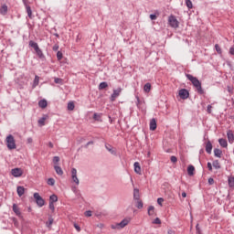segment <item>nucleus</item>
I'll list each match as a JSON object with an SVG mask.
<instances>
[{
    "instance_id": "nucleus-1",
    "label": "nucleus",
    "mask_w": 234,
    "mask_h": 234,
    "mask_svg": "<svg viewBox=\"0 0 234 234\" xmlns=\"http://www.w3.org/2000/svg\"><path fill=\"white\" fill-rule=\"evenodd\" d=\"M186 78L191 81L193 87H195L197 94H205L204 89H202V82H200V80H198V79L197 77H194L191 74H186Z\"/></svg>"
},
{
    "instance_id": "nucleus-2",
    "label": "nucleus",
    "mask_w": 234,
    "mask_h": 234,
    "mask_svg": "<svg viewBox=\"0 0 234 234\" xmlns=\"http://www.w3.org/2000/svg\"><path fill=\"white\" fill-rule=\"evenodd\" d=\"M131 222V219L129 218H123L120 223H115L114 225H112V229H123L125 226H128V224Z\"/></svg>"
},
{
    "instance_id": "nucleus-3",
    "label": "nucleus",
    "mask_w": 234,
    "mask_h": 234,
    "mask_svg": "<svg viewBox=\"0 0 234 234\" xmlns=\"http://www.w3.org/2000/svg\"><path fill=\"white\" fill-rule=\"evenodd\" d=\"M6 145H7V149L12 150V149H16V139H14V135L9 134L6 137Z\"/></svg>"
},
{
    "instance_id": "nucleus-4",
    "label": "nucleus",
    "mask_w": 234,
    "mask_h": 234,
    "mask_svg": "<svg viewBox=\"0 0 234 234\" xmlns=\"http://www.w3.org/2000/svg\"><path fill=\"white\" fill-rule=\"evenodd\" d=\"M168 25H170L172 28H178V27L180 26V22H178V19H176V16H175L174 15H171L168 17Z\"/></svg>"
},
{
    "instance_id": "nucleus-5",
    "label": "nucleus",
    "mask_w": 234,
    "mask_h": 234,
    "mask_svg": "<svg viewBox=\"0 0 234 234\" xmlns=\"http://www.w3.org/2000/svg\"><path fill=\"white\" fill-rule=\"evenodd\" d=\"M34 198H35L36 203L38 206V207H43V206H45V199H43V197H41V196H39V193L36 192L34 194Z\"/></svg>"
},
{
    "instance_id": "nucleus-6",
    "label": "nucleus",
    "mask_w": 234,
    "mask_h": 234,
    "mask_svg": "<svg viewBox=\"0 0 234 234\" xmlns=\"http://www.w3.org/2000/svg\"><path fill=\"white\" fill-rule=\"evenodd\" d=\"M122 88H118L117 90H113L112 94L111 95V101H115L116 98H118L120 96V94H122Z\"/></svg>"
},
{
    "instance_id": "nucleus-7",
    "label": "nucleus",
    "mask_w": 234,
    "mask_h": 234,
    "mask_svg": "<svg viewBox=\"0 0 234 234\" xmlns=\"http://www.w3.org/2000/svg\"><path fill=\"white\" fill-rule=\"evenodd\" d=\"M11 175H13V176H15V178H19V176H23V169L13 168L11 170Z\"/></svg>"
},
{
    "instance_id": "nucleus-8",
    "label": "nucleus",
    "mask_w": 234,
    "mask_h": 234,
    "mask_svg": "<svg viewBox=\"0 0 234 234\" xmlns=\"http://www.w3.org/2000/svg\"><path fill=\"white\" fill-rule=\"evenodd\" d=\"M71 178L77 186H80V179H78V170L76 168L71 169Z\"/></svg>"
},
{
    "instance_id": "nucleus-9",
    "label": "nucleus",
    "mask_w": 234,
    "mask_h": 234,
    "mask_svg": "<svg viewBox=\"0 0 234 234\" xmlns=\"http://www.w3.org/2000/svg\"><path fill=\"white\" fill-rule=\"evenodd\" d=\"M179 97L181 100H187V98H189V90L186 89H181L179 90Z\"/></svg>"
},
{
    "instance_id": "nucleus-10",
    "label": "nucleus",
    "mask_w": 234,
    "mask_h": 234,
    "mask_svg": "<svg viewBox=\"0 0 234 234\" xmlns=\"http://www.w3.org/2000/svg\"><path fill=\"white\" fill-rule=\"evenodd\" d=\"M205 149L207 154H211V151H213V144H211V141L207 142Z\"/></svg>"
},
{
    "instance_id": "nucleus-11",
    "label": "nucleus",
    "mask_w": 234,
    "mask_h": 234,
    "mask_svg": "<svg viewBox=\"0 0 234 234\" xmlns=\"http://www.w3.org/2000/svg\"><path fill=\"white\" fill-rule=\"evenodd\" d=\"M133 167H134V173H136V175H142V166H140V163L135 162L133 164Z\"/></svg>"
},
{
    "instance_id": "nucleus-12",
    "label": "nucleus",
    "mask_w": 234,
    "mask_h": 234,
    "mask_svg": "<svg viewBox=\"0 0 234 234\" xmlns=\"http://www.w3.org/2000/svg\"><path fill=\"white\" fill-rule=\"evenodd\" d=\"M35 52L37 58H39V59H42V60L45 59V54H43V50H41V48H38L37 49L35 50Z\"/></svg>"
},
{
    "instance_id": "nucleus-13",
    "label": "nucleus",
    "mask_w": 234,
    "mask_h": 234,
    "mask_svg": "<svg viewBox=\"0 0 234 234\" xmlns=\"http://www.w3.org/2000/svg\"><path fill=\"white\" fill-rule=\"evenodd\" d=\"M150 131H156V119L154 118L150 121Z\"/></svg>"
},
{
    "instance_id": "nucleus-14",
    "label": "nucleus",
    "mask_w": 234,
    "mask_h": 234,
    "mask_svg": "<svg viewBox=\"0 0 234 234\" xmlns=\"http://www.w3.org/2000/svg\"><path fill=\"white\" fill-rule=\"evenodd\" d=\"M47 105H48V103L47 102V100H45V99L40 100L38 101V107H40V109H47Z\"/></svg>"
},
{
    "instance_id": "nucleus-15",
    "label": "nucleus",
    "mask_w": 234,
    "mask_h": 234,
    "mask_svg": "<svg viewBox=\"0 0 234 234\" xmlns=\"http://www.w3.org/2000/svg\"><path fill=\"white\" fill-rule=\"evenodd\" d=\"M13 211L16 217H21V210L19 209V207H17V205H13Z\"/></svg>"
},
{
    "instance_id": "nucleus-16",
    "label": "nucleus",
    "mask_w": 234,
    "mask_h": 234,
    "mask_svg": "<svg viewBox=\"0 0 234 234\" xmlns=\"http://www.w3.org/2000/svg\"><path fill=\"white\" fill-rule=\"evenodd\" d=\"M188 176H193L195 175V166L193 165H189L187 167Z\"/></svg>"
},
{
    "instance_id": "nucleus-17",
    "label": "nucleus",
    "mask_w": 234,
    "mask_h": 234,
    "mask_svg": "<svg viewBox=\"0 0 234 234\" xmlns=\"http://www.w3.org/2000/svg\"><path fill=\"white\" fill-rule=\"evenodd\" d=\"M227 136H228L229 143V144H233V142H234V134H233V132H232V131H229V132L227 133Z\"/></svg>"
},
{
    "instance_id": "nucleus-18",
    "label": "nucleus",
    "mask_w": 234,
    "mask_h": 234,
    "mask_svg": "<svg viewBox=\"0 0 234 234\" xmlns=\"http://www.w3.org/2000/svg\"><path fill=\"white\" fill-rule=\"evenodd\" d=\"M133 200H140V189L138 188L133 189Z\"/></svg>"
},
{
    "instance_id": "nucleus-19",
    "label": "nucleus",
    "mask_w": 234,
    "mask_h": 234,
    "mask_svg": "<svg viewBox=\"0 0 234 234\" xmlns=\"http://www.w3.org/2000/svg\"><path fill=\"white\" fill-rule=\"evenodd\" d=\"M6 14H8V5H6V4H4L1 6V15L2 16H6Z\"/></svg>"
},
{
    "instance_id": "nucleus-20",
    "label": "nucleus",
    "mask_w": 234,
    "mask_h": 234,
    "mask_svg": "<svg viewBox=\"0 0 234 234\" xmlns=\"http://www.w3.org/2000/svg\"><path fill=\"white\" fill-rule=\"evenodd\" d=\"M16 193L18 197H23L25 195V186H17Z\"/></svg>"
},
{
    "instance_id": "nucleus-21",
    "label": "nucleus",
    "mask_w": 234,
    "mask_h": 234,
    "mask_svg": "<svg viewBox=\"0 0 234 234\" xmlns=\"http://www.w3.org/2000/svg\"><path fill=\"white\" fill-rule=\"evenodd\" d=\"M105 149H107V151H109L111 154H116V151H114V149L112 148V145L109 144H105Z\"/></svg>"
},
{
    "instance_id": "nucleus-22",
    "label": "nucleus",
    "mask_w": 234,
    "mask_h": 234,
    "mask_svg": "<svg viewBox=\"0 0 234 234\" xmlns=\"http://www.w3.org/2000/svg\"><path fill=\"white\" fill-rule=\"evenodd\" d=\"M214 156H216L217 158H222V150H220L218 148H215L214 149Z\"/></svg>"
},
{
    "instance_id": "nucleus-23",
    "label": "nucleus",
    "mask_w": 234,
    "mask_h": 234,
    "mask_svg": "<svg viewBox=\"0 0 234 234\" xmlns=\"http://www.w3.org/2000/svg\"><path fill=\"white\" fill-rule=\"evenodd\" d=\"M218 144L221 147H224V148L228 147V141L224 138L218 139Z\"/></svg>"
},
{
    "instance_id": "nucleus-24",
    "label": "nucleus",
    "mask_w": 234,
    "mask_h": 234,
    "mask_svg": "<svg viewBox=\"0 0 234 234\" xmlns=\"http://www.w3.org/2000/svg\"><path fill=\"white\" fill-rule=\"evenodd\" d=\"M29 47L34 48L35 51L37 50V48H39V46L37 45V42H35L34 40L29 41Z\"/></svg>"
},
{
    "instance_id": "nucleus-25",
    "label": "nucleus",
    "mask_w": 234,
    "mask_h": 234,
    "mask_svg": "<svg viewBox=\"0 0 234 234\" xmlns=\"http://www.w3.org/2000/svg\"><path fill=\"white\" fill-rule=\"evenodd\" d=\"M26 10L27 13V16L29 17V19H32L34 16H32V8L30 7V5H26Z\"/></svg>"
},
{
    "instance_id": "nucleus-26",
    "label": "nucleus",
    "mask_w": 234,
    "mask_h": 234,
    "mask_svg": "<svg viewBox=\"0 0 234 234\" xmlns=\"http://www.w3.org/2000/svg\"><path fill=\"white\" fill-rule=\"evenodd\" d=\"M47 121V115H45L44 117L40 118L37 122L39 127H43L45 126V122Z\"/></svg>"
},
{
    "instance_id": "nucleus-27",
    "label": "nucleus",
    "mask_w": 234,
    "mask_h": 234,
    "mask_svg": "<svg viewBox=\"0 0 234 234\" xmlns=\"http://www.w3.org/2000/svg\"><path fill=\"white\" fill-rule=\"evenodd\" d=\"M54 169H55L57 175H58L59 176H61L63 175V169H61L60 166L55 165Z\"/></svg>"
},
{
    "instance_id": "nucleus-28",
    "label": "nucleus",
    "mask_w": 234,
    "mask_h": 234,
    "mask_svg": "<svg viewBox=\"0 0 234 234\" xmlns=\"http://www.w3.org/2000/svg\"><path fill=\"white\" fill-rule=\"evenodd\" d=\"M55 202H58V196L53 194L49 197V203L54 204Z\"/></svg>"
},
{
    "instance_id": "nucleus-29",
    "label": "nucleus",
    "mask_w": 234,
    "mask_h": 234,
    "mask_svg": "<svg viewBox=\"0 0 234 234\" xmlns=\"http://www.w3.org/2000/svg\"><path fill=\"white\" fill-rule=\"evenodd\" d=\"M109 87V84L105 81H102L99 85V90H103V89H107Z\"/></svg>"
},
{
    "instance_id": "nucleus-30",
    "label": "nucleus",
    "mask_w": 234,
    "mask_h": 234,
    "mask_svg": "<svg viewBox=\"0 0 234 234\" xmlns=\"http://www.w3.org/2000/svg\"><path fill=\"white\" fill-rule=\"evenodd\" d=\"M228 182H229V186L233 189L234 188V177L233 176H229Z\"/></svg>"
},
{
    "instance_id": "nucleus-31",
    "label": "nucleus",
    "mask_w": 234,
    "mask_h": 234,
    "mask_svg": "<svg viewBox=\"0 0 234 234\" xmlns=\"http://www.w3.org/2000/svg\"><path fill=\"white\" fill-rule=\"evenodd\" d=\"M39 85V76L36 75L35 76V80H34V83H33V89H36L37 86Z\"/></svg>"
},
{
    "instance_id": "nucleus-32",
    "label": "nucleus",
    "mask_w": 234,
    "mask_h": 234,
    "mask_svg": "<svg viewBox=\"0 0 234 234\" xmlns=\"http://www.w3.org/2000/svg\"><path fill=\"white\" fill-rule=\"evenodd\" d=\"M144 92H151V83L147 82L146 84H144Z\"/></svg>"
},
{
    "instance_id": "nucleus-33",
    "label": "nucleus",
    "mask_w": 234,
    "mask_h": 234,
    "mask_svg": "<svg viewBox=\"0 0 234 234\" xmlns=\"http://www.w3.org/2000/svg\"><path fill=\"white\" fill-rule=\"evenodd\" d=\"M52 224H54V218H52L51 217L48 218V221L46 223L47 228L50 229L52 228Z\"/></svg>"
},
{
    "instance_id": "nucleus-34",
    "label": "nucleus",
    "mask_w": 234,
    "mask_h": 234,
    "mask_svg": "<svg viewBox=\"0 0 234 234\" xmlns=\"http://www.w3.org/2000/svg\"><path fill=\"white\" fill-rule=\"evenodd\" d=\"M144 207V202L141 199L136 200V208L142 209Z\"/></svg>"
},
{
    "instance_id": "nucleus-35",
    "label": "nucleus",
    "mask_w": 234,
    "mask_h": 234,
    "mask_svg": "<svg viewBox=\"0 0 234 234\" xmlns=\"http://www.w3.org/2000/svg\"><path fill=\"white\" fill-rule=\"evenodd\" d=\"M148 215H149V217H153L154 215V207L150 206L148 207Z\"/></svg>"
},
{
    "instance_id": "nucleus-36",
    "label": "nucleus",
    "mask_w": 234,
    "mask_h": 234,
    "mask_svg": "<svg viewBox=\"0 0 234 234\" xmlns=\"http://www.w3.org/2000/svg\"><path fill=\"white\" fill-rule=\"evenodd\" d=\"M213 167H215V169H220V163L218 162V160H215L212 163Z\"/></svg>"
},
{
    "instance_id": "nucleus-37",
    "label": "nucleus",
    "mask_w": 234,
    "mask_h": 234,
    "mask_svg": "<svg viewBox=\"0 0 234 234\" xmlns=\"http://www.w3.org/2000/svg\"><path fill=\"white\" fill-rule=\"evenodd\" d=\"M76 106L74 105V101H69V103H68V111H74V108H75Z\"/></svg>"
},
{
    "instance_id": "nucleus-38",
    "label": "nucleus",
    "mask_w": 234,
    "mask_h": 234,
    "mask_svg": "<svg viewBox=\"0 0 234 234\" xmlns=\"http://www.w3.org/2000/svg\"><path fill=\"white\" fill-rule=\"evenodd\" d=\"M48 186H55L56 185V180L52 177L48 178V182H47Z\"/></svg>"
},
{
    "instance_id": "nucleus-39",
    "label": "nucleus",
    "mask_w": 234,
    "mask_h": 234,
    "mask_svg": "<svg viewBox=\"0 0 234 234\" xmlns=\"http://www.w3.org/2000/svg\"><path fill=\"white\" fill-rule=\"evenodd\" d=\"M215 49L218 52V54H219V56H222V48H220V46H218V44L215 45Z\"/></svg>"
},
{
    "instance_id": "nucleus-40",
    "label": "nucleus",
    "mask_w": 234,
    "mask_h": 234,
    "mask_svg": "<svg viewBox=\"0 0 234 234\" xmlns=\"http://www.w3.org/2000/svg\"><path fill=\"white\" fill-rule=\"evenodd\" d=\"M186 5L189 10L193 8V2H191V0H186Z\"/></svg>"
},
{
    "instance_id": "nucleus-41",
    "label": "nucleus",
    "mask_w": 234,
    "mask_h": 234,
    "mask_svg": "<svg viewBox=\"0 0 234 234\" xmlns=\"http://www.w3.org/2000/svg\"><path fill=\"white\" fill-rule=\"evenodd\" d=\"M57 58L58 61H61V59H63V53L61 51L57 52Z\"/></svg>"
},
{
    "instance_id": "nucleus-42",
    "label": "nucleus",
    "mask_w": 234,
    "mask_h": 234,
    "mask_svg": "<svg viewBox=\"0 0 234 234\" xmlns=\"http://www.w3.org/2000/svg\"><path fill=\"white\" fill-rule=\"evenodd\" d=\"M170 160H171L172 164H176L178 162V158H176V156H175V155H172L170 157Z\"/></svg>"
},
{
    "instance_id": "nucleus-43",
    "label": "nucleus",
    "mask_w": 234,
    "mask_h": 234,
    "mask_svg": "<svg viewBox=\"0 0 234 234\" xmlns=\"http://www.w3.org/2000/svg\"><path fill=\"white\" fill-rule=\"evenodd\" d=\"M59 163V156H54L53 157V164H58Z\"/></svg>"
},
{
    "instance_id": "nucleus-44",
    "label": "nucleus",
    "mask_w": 234,
    "mask_h": 234,
    "mask_svg": "<svg viewBox=\"0 0 234 234\" xmlns=\"http://www.w3.org/2000/svg\"><path fill=\"white\" fill-rule=\"evenodd\" d=\"M85 217H92V211L87 210L84 212Z\"/></svg>"
},
{
    "instance_id": "nucleus-45",
    "label": "nucleus",
    "mask_w": 234,
    "mask_h": 234,
    "mask_svg": "<svg viewBox=\"0 0 234 234\" xmlns=\"http://www.w3.org/2000/svg\"><path fill=\"white\" fill-rule=\"evenodd\" d=\"M211 109H213V106H211V104H208V105L207 106V112L208 114H211Z\"/></svg>"
},
{
    "instance_id": "nucleus-46",
    "label": "nucleus",
    "mask_w": 234,
    "mask_h": 234,
    "mask_svg": "<svg viewBox=\"0 0 234 234\" xmlns=\"http://www.w3.org/2000/svg\"><path fill=\"white\" fill-rule=\"evenodd\" d=\"M100 118H101V116L98 113H94L93 114V120H97L99 122Z\"/></svg>"
},
{
    "instance_id": "nucleus-47",
    "label": "nucleus",
    "mask_w": 234,
    "mask_h": 234,
    "mask_svg": "<svg viewBox=\"0 0 234 234\" xmlns=\"http://www.w3.org/2000/svg\"><path fill=\"white\" fill-rule=\"evenodd\" d=\"M163 203H164V197H158V198H157V204H158L159 206H162Z\"/></svg>"
},
{
    "instance_id": "nucleus-48",
    "label": "nucleus",
    "mask_w": 234,
    "mask_h": 234,
    "mask_svg": "<svg viewBox=\"0 0 234 234\" xmlns=\"http://www.w3.org/2000/svg\"><path fill=\"white\" fill-rule=\"evenodd\" d=\"M73 226L77 231L79 232L81 231V228L80 227V225H78L77 223H74Z\"/></svg>"
},
{
    "instance_id": "nucleus-49",
    "label": "nucleus",
    "mask_w": 234,
    "mask_h": 234,
    "mask_svg": "<svg viewBox=\"0 0 234 234\" xmlns=\"http://www.w3.org/2000/svg\"><path fill=\"white\" fill-rule=\"evenodd\" d=\"M153 224H162V220H160L159 218H156L154 221Z\"/></svg>"
},
{
    "instance_id": "nucleus-50",
    "label": "nucleus",
    "mask_w": 234,
    "mask_h": 234,
    "mask_svg": "<svg viewBox=\"0 0 234 234\" xmlns=\"http://www.w3.org/2000/svg\"><path fill=\"white\" fill-rule=\"evenodd\" d=\"M54 82L60 84V83H63V80H61L59 78H55Z\"/></svg>"
},
{
    "instance_id": "nucleus-51",
    "label": "nucleus",
    "mask_w": 234,
    "mask_h": 234,
    "mask_svg": "<svg viewBox=\"0 0 234 234\" xmlns=\"http://www.w3.org/2000/svg\"><path fill=\"white\" fill-rule=\"evenodd\" d=\"M213 184H215V179H213V177H209L208 178V185L213 186Z\"/></svg>"
},
{
    "instance_id": "nucleus-52",
    "label": "nucleus",
    "mask_w": 234,
    "mask_h": 234,
    "mask_svg": "<svg viewBox=\"0 0 234 234\" xmlns=\"http://www.w3.org/2000/svg\"><path fill=\"white\" fill-rule=\"evenodd\" d=\"M207 166L208 171H213V165H211L210 162H208V163L207 164Z\"/></svg>"
},
{
    "instance_id": "nucleus-53",
    "label": "nucleus",
    "mask_w": 234,
    "mask_h": 234,
    "mask_svg": "<svg viewBox=\"0 0 234 234\" xmlns=\"http://www.w3.org/2000/svg\"><path fill=\"white\" fill-rule=\"evenodd\" d=\"M52 50H53L54 52H58V50H59V46H58V45L53 46Z\"/></svg>"
},
{
    "instance_id": "nucleus-54",
    "label": "nucleus",
    "mask_w": 234,
    "mask_h": 234,
    "mask_svg": "<svg viewBox=\"0 0 234 234\" xmlns=\"http://www.w3.org/2000/svg\"><path fill=\"white\" fill-rule=\"evenodd\" d=\"M92 144H94V142H93V141H90V142H88V143L84 145V147L87 149V148L89 147V145H92Z\"/></svg>"
},
{
    "instance_id": "nucleus-55",
    "label": "nucleus",
    "mask_w": 234,
    "mask_h": 234,
    "mask_svg": "<svg viewBox=\"0 0 234 234\" xmlns=\"http://www.w3.org/2000/svg\"><path fill=\"white\" fill-rule=\"evenodd\" d=\"M49 209H51V211L56 210V207H54V203H49Z\"/></svg>"
},
{
    "instance_id": "nucleus-56",
    "label": "nucleus",
    "mask_w": 234,
    "mask_h": 234,
    "mask_svg": "<svg viewBox=\"0 0 234 234\" xmlns=\"http://www.w3.org/2000/svg\"><path fill=\"white\" fill-rule=\"evenodd\" d=\"M228 91L230 93V94H233V88L231 86H228Z\"/></svg>"
},
{
    "instance_id": "nucleus-57",
    "label": "nucleus",
    "mask_w": 234,
    "mask_h": 234,
    "mask_svg": "<svg viewBox=\"0 0 234 234\" xmlns=\"http://www.w3.org/2000/svg\"><path fill=\"white\" fill-rule=\"evenodd\" d=\"M150 19H151L152 21L156 20V15H150Z\"/></svg>"
},
{
    "instance_id": "nucleus-58",
    "label": "nucleus",
    "mask_w": 234,
    "mask_h": 234,
    "mask_svg": "<svg viewBox=\"0 0 234 234\" xmlns=\"http://www.w3.org/2000/svg\"><path fill=\"white\" fill-rule=\"evenodd\" d=\"M229 54H230L231 56H234V48H229Z\"/></svg>"
},
{
    "instance_id": "nucleus-59",
    "label": "nucleus",
    "mask_w": 234,
    "mask_h": 234,
    "mask_svg": "<svg viewBox=\"0 0 234 234\" xmlns=\"http://www.w3.org/2000/svg\"><path fill=\"white\" fill-rule=\"evenodd\" d=\"M135 98H136V105H140V97H138V96H135Z\"/></svg>"
},
{
    "instance_id": "nucleus-60",
    "label": "nucleus",
    "mask_w": 234,
    "mask_h": 234,
    "mask_svg": "<svg viewBox=\"0 0 234 234\" xmlns=\"http://www.w3.org/2000/svg\"><path fill=\"white\" fill-rule=\"evenodd\" d=\"M48 147H50V149H53L54 148V144H52V142H49L48 143Z\"/></svg>"
},
{
    "instance_id": "nucleus-61",
    "label": "nucleus",
    "mask_w": 234,
    "mask_h": 234,
    "mask_svg": "<svg viewBox=\"0 0 234 234\" xmlns=\"http://www.w3.org/2000/svg\"><path fill=\"white\" fill-rule=\"evenodd\" d=\"M32 142H33L32 137H28V138H27V144H32Z\"/></svg>"
},
{
    "instance_id": "nucleus-62",
    "label": "nucleus",
    "mask_w": 234,
    "mask_h": 234,
    "mask_svg": "<svg viewBox=\"0 0 234 234\" xmlns=\"http://www.w3.org/2000/svg\"><path fill=\"white\" fill-rule=\"evenodd\" d=\"M196 232H197V234H202V230H201L200 229H196Z\"/></svg>"
},
{
    "instance_id": "nucleus-63",
    "label": "nucleus",
    "mask_w": 234,
    "mask_h": 234,
    "mask_svg": "<svg viewBox=\"0 0 234 234\" xmlns=\"http://www.w3.org/2000/svg\"><path fill=\"white\" fill-rule=\"evenodd\" d=\"M181 195H182L183 198H186V197H187V194L186 192H183Z\"/></svg>"
},
{
    "instance_id": "nucleus-64",
    "label": "nucleus",
    "mask_w": 234,
    "mask_h": 234,
    "mask_svg": "<svg viewBox=\"0 0 234 234\" xmlns=\"http://www.w3.org/2000/svg\"><path fill=\"white\" fill-rule=\"evenodd\" d=\"M167 234H175V231H174V230L169 229V230L167 231Z\"/></svg>"
}]
</instances>
